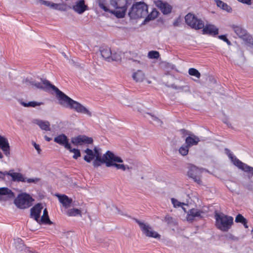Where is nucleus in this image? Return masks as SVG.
Listing matches in <instances>:
<instances>
[{
    "mask_svg": "<svg viewBox=\"0 0 253 253\" xmlns=\"http://www.w3.org/2000/svg\"><path fill=\"white\" fill-rule=\"evenodd\" d=\"M223 122L225 124H227V126H229V123H228V121H227V120L226 119L225 120L223 121Z\"/></svg>",
    "mask_w": 253,
    "mask_h": 253,
    "instance_id": "56",
    "label": "nucleus"
},
{
    "mask_svg": "<svg viewBox=\"0 0 253 253\" xmlns=\"http://www.w3.org/2000/svg\"><path fill=\"white\" fill-rule=\"evenodd\" d=\"M33 123L38 125L42 130L45 131H49L50 130V123L47 121L35 119L33 120Z\"/></svg>",
    "mask_w": 253,
    "mask_h": 253,
    "instance_id": "23",
    "label": "nucleus"
},
{
    "mask_svg": "<svg viewBox=\"0 0 253 253\" xmlns=\"http://www.w3.org/2000/svg\"><path fill=\"white\" fill-rule=\"evenodd\" d=\"M114 162H115V161H114V160L108 161L106 163V165L107 167L114 166L117 169H122L124 171L126 170L127 169H129V168L128 166H126L122 164H117V163H114Z\"/></svg>",
    "mask_w": 253,
    "mask_h": 253,
    "instance_id": "25",
    "label": "nucleus"
},
{
    "mask_svg": "<svg viewBox=\"0 0 253 253\" xmlns=\"http://www.w3.org/2000/svg\"><path fill=\"white\" fill-rule=\"evenodd\" d=\"M67 150H69L70 152L74 153V154L73 156V158L75 159H77L79 157L81 156V152L80 150L78 149L72 148L71 145L70 149H67Z\"/></svg>",
    "mask_w": 253,
    "mask_h": 253,
    "instance_id": "38",
    "label": "nucleus"
},
{
    "mask_svg": "<svg viewBox=\"0 0 253 253\" xmlns=\"http://www.w3.org/2000/svg\"><path fill=\"white\" fill-rule=\"evenodd\" d=\"M0 149L5 155L9 157L10 155V146L6 138L0 135Z\"/></svg>",
    "mask_w": 253,
    "mask_h": 253,
    "instance_id": "18",
    "label": "nucleus"
},
{
    "mask_svg": "<svg viewBox=\"0 0 253 253\" xmlns=\"http://www.w3.org/2000/svg\"><path fill=\"white\" fill-rule=\"evenodd\" d=\"M148 13V5L143 1L133 3L128 12L131 19H137L143 17Z\"/></svg>",
    "mask_w": 253,
    "mask_h": 253,
    "instance_id": "3",
    "label": "nucleus"
},
{
    "mask_svg": "<svg viewBox=\"0 0 253 253\" xmlns=\"http://www.w3.org/2000/svg\"><path fill=\"white\" fill-rule=\"evenodd\" d=\"M92 142V138L85 135H79L71 138V143L75 146L90 144Z\"/></svg>",
    "mask_w": 253,
    "mask_h": 253,
    "instance_id": "10",
    "label": "nucleus"
},
{
    "mask_svg": "<svg viewBox=\"0 0 253 253\" xmlns=\"http://www.w3.org/2000/svg\"><path fill=\"white\" fill-rule=\"evenodd\" d=\"M67 214L69 216H82L81 211L78 209L74 208L68 210L67 211Z\"/></svg>",
    "mask_w": 253,
    "mask_h": 253,
    "instance_id": "31",
    "label": "nucleus"
},
{
    "mask_svg": "<svg viewBox=\"0 0 253 253\" xmlns=\"http://www.w3.org/2000/svg\"><path fill=\"white\" fill-rule=\"evenodd\" d=\"M225 150L231 162L235 166L245 172L253 173V168L242 162L229 150L225 149Z\"/></svg>",
    "mask_w": 253,
    "mask_h": 253,
    "instance_id": "5",
    "label": "nucleus"
},
{
    "mask_svg": "<svg viewBox=\"0 0 253 253\" xmlns=\"http://www.w3.org/2000/svg\"><path fill=\"white\" fill-rule=\"evenodd\" d=\"M32 145H33L35 149L37 151L38 154H40L41 150L40 149L39 145L37 144L36 142L34 141L32 142Z\"/></svg>",
    "mask_w": 253,
    "mask_h": 253,
    "instance_id": "46",
    "label": "nucleus"
},
{
    "mask_svg": "<svg viewBox=\"0 0 253 253\" xmlns=\"http://www.w3.org/2000/svg\"><path fill=\"white\" fill-rule=\"evenodd\" d=\"M204 212L202 210L192 208L187 212L186 219L188 221L192 222L195 218H202Z\"/></svg>",
    "mask_w": 253,
    "mask_h": 253,
    "instance_id": "13",
    "label": "nucleus"
},
{
    "mask_svg": "<svg viewBox=\"0 0 253 253\" xmlns=\"http://www.w3.org/2000/svg\"><path fill=\"white\" fill-rule=\"evenodd\" d=\"M3 158L2 154L0 152V159H2Z\"/></svg>",
    "mask_w": 253,
    "mask_h": 253,
    "instance_id": "57",
    "label": "nucleus"
},
{
    "mask_svg": "<svg viewBox=\"0 0 253 253\" xmlns=\"http://www.w3.org/2000/svg\"><path fill=\"white\" fill-rule=\"evenodd\" d=\"M189 147L186 144L183 145L179 149V153L182 156H186L189 151Z\"/></svg>",
    "mask_w": 253,
    "mask_h": 253,
    "instance_id": "36",
    "label": "nucleus"
},
{
    "mask_svg": "<svg viewBox=\"0 0 253 253\" xmlns=\"http://www.w3.org/2000/svg\"><path fill=\"white\" fill-rule=\"evenodd\" d=\"M30 84L39 88L54 91L57 95L59 103L62 106L73 109L79 113L85 114L89 117L91 116V112L87 108L68 97L55 86L51 84L48 81L42 79L40 82L32 81Z\"/></svg>",
    "mask_w": 253,
    "mask_h": 253,
    "instance_id": "1",
    "label": "nucleus"
},
{
    "mask_svg": "<svg viewBox=\"0 0 253 253\" xmlns=\"http://www.w3.org/2000/svg\"><path fill=\"white\" fill-rule=\"evenodd\" d=\"M241 58H242V60H243V61H244L245 60V58H244V57L243 56H242L241 57Z\"/></svg>",
    "mask_w": 253,
    "mask_h": 253,
    "instance_id": "60",
    "label": "nucleus"
},
{
    "mask_svg": "<svg viewBox=\"0 0 253 253\" xmlns=\"http://www.w3.org/2000/svg\"><path fill=\"white\" fill-rule=\"evenodd\" d=\"M202 170V169H199L195 166H190L189 168L188 175L189 177L192 178L195 182L201 184L202 182L201 176Z\"/></svg>",
    "mask_w": 253,
    "mask_h": 253,
    "instance_id": "11",
    "label": "nucleus"
},
{
    "mask_svg": "<svg viewBox=\"0 0 253 253\" xmlns=\"http://www.w3.org/2000/svg\"><path fill=\"white\" fill-rule=\"evenodd\" d=\"M32 200V198L30 195L24 193L18 195L15 199L14 203L18 208L24 209L31 206Z\"/></svg>",
    "mask_w": 253,
    "mask_h": 253,
    "instance_id": "8",
    "label": "nucleus"
},
{
    "mask_svg": "<svg viewBox=\"0 0 253 253\" xmlns=\"http://www.w3.org/2000/svg\"><path fill=\"white\" fill-rule=\"evenodd\" d=\"M100 52L102 57L108 61L119 59L118 58L115 57L112 55L110 48L108 47H102L100 49Z\"/></svg>",
    "mask_w": 253,
    "mask_h": 253,
    "instance_id": "19",
    "label": "nucleus"
},
{
    "mask_svg": "<svg viewBox=\"0 0 253 253\" xmlns=\"http://www.w3.org/2000/svg\"><path fill=\"white\" fill-rule=\"evenodd\" d=\"M44 139L46 141L49 142L51 140V138L47 137V136H44Z\"/></svg>",
    "mask_w": 253,
    "mask_h": 253,
    "instance_id": "55",
    "label": "nucleus"
},
{
    "mask_svg": "<svg viewBox=\"0 0 253 253\" xmlns=\"http://www.w3.org/2000/svg\"><path fill=\"white\" fill-rule=\"evenodd\" d=\"M87 5L84 3V0H80L76 2L73 6V9L78 14H82L87 9Z\"/></svg>",
    "mask_w": 253,
    "mask_h": 253,
    "instance_id": "22",
    "label": "nucleus"
},
{
    "mask_svg": "<svg viewBox=\"0 0 253 253\" xmlns=\"http://www.w3.org/2000/svg\"><path fill=\"white\" fill-rule=\"evenodd\" d=\"M160 57V54L158 51L152 50L149 51L148 57L150 59H158Z\"/></svg>",
    "mask_w": 253,
    "mask_h": 253,
    "instance_id": "39",
    "label": "nucleus"
},
{
    "mask_svg": "<svg viewBox=\"0 0 253 253\" xmlns=\"http://www.w3.org/2000/svg\"><path fill=\"white\" fill-rule=\"evenodd\" d=\"M178 24H179V21L178 20H175L174 22H173V25L174 26H178Z\"/></svg>",
    "mask_w": 253,
    "mask_h": 253,
    "instance_id": "53",
    "label": "nucleus"
},
{
    "mask_svg": "<svg viewBox=\"0 0 253 253\" xmlns=\"http://www.w3.org/2000/svg\"><path fill=\"white\" fill-rule=\"evenodd\" d=\"M159 12L156 9H153L142 22V24H146L151 20H153L157 17Z\"/></svg>",
    "mask_w": 253,
    "mask_h": 253,
    "instance_id": "27",
    "label": "nucleus"
},
{
    "mask_svg": "<svg viewBox=\"0 0 253 253\" xmlns=\"http://www.w3.org/2000/svg\"><path fill=\"white\" fill-rule=\"evenodd\" d=\"M5 174L10 176L12 181L26 182V177L20 172H14V169H10L8 171H5Z\"/></svg>",
    "mask_w": 253,
    "mask_h": 253,
    "instance_id": "14",
    "label": "nucleus"
},
{
    "mask_svg": "<svg viewBox=\"0 0 253 253\" xmlns=\"http://www.w3.org/2000/svg\"><path fill=\"white\" fill-rule=\"evenodd\" d=\"M94 155H95V157H96V155L97 154H100V153H99V152H98V150H97V148H96V147H95V148H94Z\"/></svg>",
    "mask_w": 253,
    "mask_h": 253,
    "instance_id": "52",
    "label": "nucleus"
},
{
    "mask_svg": "<svg viewBox=\"0 0 253 253\" xmlns=\"http://www.w3.org/2000/svg\"><path fill=\"white\" fill-rule=\"evenodd\" d=\"M99 7H100L101 9H102L103 10H104L105 11H106V12L109 11V10L108 8L107 7V6H106V5H105L104 4L100 3V4H99Z\"/></svg>",
    "mask_w": 253,
    "mask_h": 253,
    "instance_id": "47",
    "label": "nucleus"
},
{
    "mask_svg": "<svg viewBox=\"0 0 253 253\" xmlns=\"http://www.w3.org/2000/svg\"><path fill=\"white\" fill-rule=\"evenodd\" d=\"M170 66L171 69H173L174 67V66L173 65H170Z\"/></svg>",
    "mask_w": 253,
    "mask_h": 253,
    "instance_id": "59",
    "label": "nucleus"
},
{
    "mask_svg": "<svg viewBox=\"0 0 253 253\" xmlns=\"http://www.w3.org/2000/svg\"><path fill=\"white\" fill-rule=\"evenodd\" d=\"M43 209L42 204H37L31 208L30 211L31 217L34 219L37 222L40 217L42 211Z\"/></svg>",
    "mask_w": 253,
    "mask_h": 253,
    "instance_id": "16",
    "label": "nucleus"
},
{
    "mask_svg": "<svg viewBox=\"0 0 253 253\" xmlns=\"http://www.w3.org/2000/svg\"><path fill=\"white\" fill-rule=\"evenodd\" d=\"M101 163H102L100 162V161H97L94 160V161H93V165L94 167H97L100 166Z\"/></svg>",
    "mask_w": 253,
    "mask_h": 253,
    "instance_id": "51",
    "label": "nucleus"
},
{
    "mask_svg": "<svg viewBox=\"0 0 253 253\" xmlns=\"http://www.w3.org/2000/svg\"><path fill=\"white\" fill-rule=\"evenodd\" d=\"M84 159L86 162L90 163L94 158H93V157L85 155Z\"/></svg>",
    "mask_w": 253,
    "mask_h": 253,
    "instance_id": "49",
    "label": "nucleus"
},
{
    "mask_svg": "<svg viewBox=\"0 0 253 253\" xmlns=\"http://www.w3.org/2000/svg\"><path fill=\"white\" fill-rule=\"evenodd\" d=\"M136 222L139 225L143 234L146 236L155 239L160 238V235L155 231L149 224L138 220H136Z\"/></svg>",
    "mask_w": 253,
    "mask_h": 253,
    "instance_id": "7",
    "label": "nucleus"
},
{
    "mask_svg": "<svg viewBox=\"0 0 253 253\" xmlns=\"http://www.w3.org/2000/svg\"><path fill=\"white\" fill-rule=\"evenodd\" d=\"M132 78L136 82H141L144 79L145 75L141 70H138L133 74Z\"/></svg>",
    "mask_w": 253,
    "mask_h": 253,
    "instance_id": "28",
    "label": "nucleus"
},
{
    "mask_svg": "<svg viewBox=\"0 0 253 253\" xmlns=\"http://www.w3.org/2000/svg\"><path fill=\"white\" fill-rule=\"evenodd\" d=\"M202 29L204 34L216 36L218 33V28L212 24H207L205 26H204Z\"/></svg>",
    "mask_w": 253,
    "mask_h": 253,
    "instance_id": "20",
    "label": "nucleus"
},
{
    "mask_svg": "<svg viewBox=\"0 0 253 253\" xmlns=\"http://www.w3.org/2000/svg\"><path fill=\"white\" fill-rule=\"evenodd\" d=\"M147 114L150 116L152 121L155 123V125L157 126L161 125L162 122L158 118L149 113H148Z\"/></svg>",
    "mask_w": 253,
    "mask_h": 253,
    "instance_id": "40",
    "label": "nucleus"
},
{
    "mask_svg": "<svg viewBox=\"0 0 253 253\" xmlns=\"http://www.w3.org/2000/svg\"><path fill=\"white\" fill-rule=\"evenodd\" d=\"M186 23L192 28L198 30L202 29L204 26V22L198 19L194 14L189 13L185 16Z\"/></svg>",
    "mask_w": 253,
    "mask_h": 253,
    "instance_id": "6",
    "label": "nucleus"
},
{
    "mask_svg": "<svg viewBox=\"0 0 253 253\" xmlns=\"http://www.w3.org/2000/svg\"><path fill=\"white\" fill-rule=\"evenodd\" d=\"M95 160L97 161H100L102 163H106V162L110 160H114L116 163L123 162V160L121 157L114 155V154L110 151H107L102 157H101L100 154H97Z\"/></svg>",
    "mask_w": 253,
    "mask_h": 253,
    "instance_id": "9",
    "label": "nucleus"
},
{
    "mask_svg": "<svg viewBox=\"0 0 253 253\" xmlns=\"http://www.w3.org/2000/svg\"><path fill=\"white\" fill-rule=\"evenodd\" d=\"M216 227L222 231H227L233 223V218L222 212H215L214 214Z\"/></svg>",
    "mask_w": 253,
    "mask_h": 253,
    "instance_id": "2",
    "label": "nucleus"
},
{
    "mask_svg": "<svg viewBox=\"0 0 253 253\" xmlns=\"http://www.w3.org/2000/svg\"><path fill=\"white\" fill-rule=\"evenodd\" d=\"M235 222L237 223H241L243 224L245 228H248L247 221L246 219L241 214H238L235 218Z\"/></svg>",
    "mask_w": 253,
    "mask_h": 253,
    "instance_id": "32",
    "label": "nucleus"
},
{
    "mask_svg": "<svg viewBox=\"0 0 253 253\" xmlns=\"http://www.w3.org/2000/svg\"><path fill=\"white\" fill-rule=\"evenodd\" d=\"M54 141L64 146L66 149H70L71 144L69 142L67 137L64 134L57 135L54 138Z\"/></svg>",
    "mask_w": 253,
    "mask_h": 253,
    "instance_id": "17",
    "label": "nucleus"
},
{
    "mask_svg": "<svg viewBox=\"0 0 253 253\" xmlns=\"http://www.w3.org/2000/svg\"><path fill=\"white\" fill-rule=\"evenodd\" d=\"M237 0L239 1V2H241L243 3L246 4L247 5H251L252 3V2H251L252 0Z\"/></svg>",
    "mask_w": 253,
    "mask_h": 253,
    "instance_id": "48",
    "label": "nucleus"
},
{
    "mask_svg": "<svg viewBox=\"0 0 253 253\" xmlns=\"http://www.w3.org/2000/svg\"><path fill=\"white\" fill-rule=\"evenodd\" d=\"M84 152L86 154V156H88L91 157H93V158H94L95 155L92 150L89 148H87L84 150Z\"/></svg>",
    "mask_w": 253,
    "mask_h": 253,
    "instance_id": "43",
    "label": "nucleus"
},
{
    "mask_svg": "<svg viewBox=\"0 0 253 253\" xmlns=\"http://www.w3.org/2000/svg\"><path fill=\"white\" fill-rule=\"evenodd\" d=\"M218 38L224 42H226L228 45L231 44V42L227 39L225 35H220L218 36Z\"/></svg>",
    "mask_w": 253,
    "mask_h": 253,
    "instance_id": "44",
    "label": "nucleus"
},
{
    "mask_svg": "<svg viewBox=\"0 0 253 253\" xmlns=\"http://www.w3.org/2000/svg\"><path fill=\"white\" fill-rule=\"evenodd\" d=\"M217 6L222 9L228 12H230L232 11L231 7L226 3L223 2L220 0H215Z\"/></svg>",
    "mask_w": 253,
    "mask_h": 253,
    "instance_id": "29",
    "label": "nucleus"
},
{
    "mask_svg": "<svg viewBox=\"0 0 253 253\" xmlns=\"http://www.w3.org/2000/svg\"><path fill=\"white\" fill-rule=\"evenodd\" d=\"M188 197H189V199L187 200L186 203H183V202H180L176 199L174 198H171V201L172 204H173L174 207L175 208H179V207H182V209L185 212H187V211L184 207L182 206L183 205H191L192 203L193 202V203L195 205L197 204V203L199 201V199L196 196H193L191 197H189V195L187 196Z\"/></svg>",
    "mask_w": 253,
    "mask_h": 253,
    "instance_id": "12",
    "label": "nucleus"
},
{
    "mask_svg": "<svg viewBox=\"0 0 253 253\" xmlns=\"http://www.w3.org/2000/svg\"><path fill=\"white\" fill-rule=\"evenodd\" d=\"M55 196L58 198L59 202L65 208H68L70 207L72 202V199L69 198L66 195L57 194Z\"/></svg>",
    "mask_w": 253,
    "mask_h": 253,
    "instance_id": "21",
    "label": "nucleus"
},
{
    "mask_svg": "<svg viewBox=\"0 0 253 253\" xmlns=\"http://www.w3.org/2000/svg\"><path fill=\"white\" fill-rule=\"evenodd\" d=\"M170 87L179 92L180 91H184V92H190V88L188 85H184V86H178L175 85V84H172L170 85Z\"/></svg>",
    "mask_w": 253,
    "mask_h": 253,
    "instance_id": "30",
    "label": "nucleus"
},
{
    "mask_svg": "<svg viewBox=\"0 0 253 253\" xmlns=\"http://www.w3.org/2000/svg\"><path fill=\"white\" fill-rule=\"evenodd\" d=\"M155 4L164 14H168L171 11L172 6L166 2L158 0L155 2Z\"/></svg>",
    "mask_w": 253,
    "mask_h": 253,
    "instance_id": "15",
    "label": "nucleus"
},
{
    "mask_svg": "<svg viewBox=\"0 0 253 253\" xmlns=\"http://www.w3.org/2000/svg\"><path fill=\"white\" fill-rule=\"evenodd\" d=\"M110 4L115 9L110 12L120 18L125 16L127 5L129 3L128 0H111Z\"/></svg>",
    "mask_w": 253,
    "mask_h": 253,
    "instance_id": "4",
    "label": "nucleus"
},
{
    "mask_svg": "<svg viewBox=\"0 0 253 253\" xmlns=\"http://www.w3.org/2000/svg\"><path fill=\"white\" fill-rule=\"evenodd\" d=\"M0 195H7L8 197L13 196V193L11 190L6 187L0 188Z\"/></svg>",
    "mask_w": 253,
    "mask_h": 253,
    "instance_id": "34",
    "label": "nucleus"
},
{
    "mask_svg": "<svg viewBox=\"0 0 253 253\" xmlns=\"http://www.w3.org/2000/svg\"><path fill=\"white\" fill-rule=\"evenodd\" d=\"M5 175V171H0V180H4Z\"/></svg>",
    "mask_w": 253,
    "mask_h": 253,
    "instance_id": "50",
    "label": "nucleus"
},
{
    "mask_svg": "<svg viewBox=\"0 0 253 253\" xmlns=\"http://www.w3.org/2000/svg\"><path fill=\"white\" fill-rule=\"evenodd\" d=\"M188 73L190 75L194 76L198 79H199L201 77L200 73L195 68H190L188 70Z\"/></svg>",
    "mask_w": 253,
    "mask_h": 253,
    "instance_id": "37",
    "label": "nucleus"
},
{
    "mask_svg": "<svg viewBox=\"0 0 253 253\" xmlns=\"http://www.w3.org/2000/svg\"><path fill=\"white\" fill-rule=\"evenodd\" d=\"M40 2H41V3L42 4L44 5H46L47 6L50 7V8H52V4L53 2H51L49 1L44 0H41Z\"/></svg>",
    "mask_w": 253,
    "mask_h": 253,
    "instance_id": "45",
    "label": "nucleus"
},
{
    "mask_svg": "<svg viewBox=\"0 0 253 253\" xmlns=\"http://www.w3.org/2000/svg\"><path fill=\"white\" fill-rule=\"evenodd\" d=\"M52 8L56 10H61V11H64L65 9L63 8L62 4L60 3H53L52 4Z\"/></svg>",
    "mask_w": 253,
    "mask_h": 253,
    "instance_id": "41",
    "label": "nucleus"
},
{
    "mask_svg": "<svg viewBox=\"0 0 253 253\" xmlns=\"http://www.w3.org/2000/svg\"><path fill=\"white\" fill-rule=\"evenodd\" d=\"M14 245L18 251H22L25 248L22 240L20 238L14 239Z\"/></svg>",
    "mask_w": 253,
    "mask_h": 253,
    "instance_id": "33",
    "label": "nucleus"
},
{
    "mask_svg": "<svg viewBox=\"0 0 253 253\" xmlns=\"http://www.w3.org/2000/svg\"><path fill=\"white\" fill-rule=\"evenodd\" d=\"M40 181V179L39 178L35 177V178H26V182L28 183H37Z\"/></svg>",
    "mask_w": 253,
    "mask_h": 253,
    "instance_id": "42",
    "label": "nucleus"
},
{
    "mask_svg": "<svg viewBox=\"0 0 253 253\" xmlns=\"http://www.w3.org/2000/svg\"><path fill=\"white\" fill-rule=\"evenodd\" d=\"M200 141L198 137L194 135H191L186 137L185 139V144L189 147L197 145Z\"/></svg>",
    "mask_w": 253,
    "mask_h": 253,
    "instance_id": "26",
    "label": "nucleus"
},
{
    "mask_svg": "<svg viewBox=\"0 0 253 253\" xmlns=\"http://www.w3.org/2000/svg\"><path fill=\"white\" fill-rule=\"evenodd\" d=\"M181 131L183 133H184L185 132H186V130H185V129H181Z\"/></svg>",
    "mask_w": 253,
    "mask_h": 253,
    "instance_id": "58",
    "label": "nucleus"
},
{
    "mask_svg": "<svg viewBox=\"0 0 253 253\" xmlns=\"http://www.w3.org/2000/svg\"><path fill=\"white\" fill-rule=\"evenodd\" d=\"M38 223L40 224H48L51 225L52 222L50 220L48 214V211L46 209H45L43 211V215L42 216L41 218H39V220L38 221Z\"/></svg>",
    "mask_w": 253,
    "mask_h": 253,
    "instance_id": "24",
    "label": "nucleus"
},
{
    "mask_svg": "<svg viewBox=\"0 0 253 253\" xmlns=\"http://www.w3.org/2000/svg\"><path fill=\"white\" fill-rule=\"evenodd\" d=\"M21 105L25 107H35L38 106H40L42 103L36 101H30L28 103L24 102H21Z\"/></svg>",
    "mask_w": 253,
    "mask_h": 253,
    "instance_id": "35",
    "label": "nucleus"
},
{
    "mask_svg": "<svg viewBox=\"0 0 253 253\" xmlns=\"http://www.w3.org/2000/svg\"><path fill=\"white\" fill-rule=\"evenodd\" d=\"M171 219V218L169 215H167L165 217V220L166 221H169Z\"/></svg>",
    "mask_w": 253,
    "mask_h": 253,
    "instance_id": "54",
    "label": "nucleus"
}]
</instances>
